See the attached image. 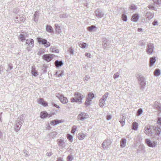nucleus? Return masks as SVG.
Masks as SVG:
<instances>
[{"label":"nucleus","mask_w":161,"mask_h":161,"mask_svg":"<svg viewBox=\"0 0 161 161\" xmlns=\"http://www.w3.org/2000/svg\"><path fill=\"white\" fill-rule=\"evenodd\" d=\"M140 146L142 147H143L144 148V147L143 145H142V146L141 145Z\"/></svg>","instance_id":"obj_53"},{"label":"nucleus","mask_w":161,"mask_h":161,"mask_svg":"<svg viewBox=\"0 0 161 161\" xmlns=\"http://www.w3.org/2000/svg\"><path fill=\"white\" fill-rule=\"evenodd\" d=\"M56 108H60V107L58 105H57V104H54L53 105Z\"/></svg>","instance_id":"obj_50"},{"label":"nucleus","mask_w":161,"mask_h":161,"mask_svg":"<svg viewBox=\"0 0 161 161\" xmlns=\"http://www.w3.org/2000/svg\"><path fill=\"white\" fill-rule=\"evenodd\" d=\"M158 22L157 20H154L153 22V25H157Z\"/></svg>","instance_id":"obj_45"},{"label":"nucleus","mask_w":161,"mask_h":161,"mask_svg":"<svg viewBox=\"0 0 161 161\" xmlns=\"http://www.w3.org/2000/svg\"><path fill=\"white\" fill-rule=\"evenodd\" d=\"M105 101L103 99H100L99 103V105L101 107H103L104 105Z\"/></svg>","instance_id":"obj_31"},{"label":"nucleus","mask_w":161,"mask_h":161,"mask_svg":"<svg viewBox=\"0 0 161 161\" xmlns=\"http://www.w3.org/2000/svg\"><path fill=\"white\" fill-rule=\"evenodd\" d=\"M111 118V116L110 115H108L107 116V119L108 120L110 119Z\"/></svg>","instance_id":"obj_46"},{"label":"nucleus","mask_w":161,"mask_h":161,"mask_svg":"<svg viewBox=\"0 0 161 161\" xmlns=\"http://www.w3.org/2000/svg\"><path fill=\"white\" fill-rule=\"evenodd\" d=\"M67 137L68 140L70 142H72L73 141V136L69 134H67Z\"/></svg>","instance_id":"obj_28"},{"label":"nucleus","mask_w":161,"mask_h":161,"mask_svg":"<svg viewBox=\"0 0 161 161\" xmlns=\"http://www.w3.org/2000/svg\"><path fill=\"white\" fill-rule=\"evenodd\" d=\"M79 45L80 47L84 48L86 47V44L85 43L80 42L79 43Z\"/></svg>","instance_id":"obj_25"},{"label":"nucleus","mask_w":161,"mask_h":161,"mask_svg":"<svg viewBox=\"0 0 161 161\" xmlns=\"http://www.w3.org/2000/svg\"><path fill=\"white\" fill-rule=\"evenodd\" d=\"M130 8L131 10H136L137 8V7L134 4H131L130 7Z\"/></svg>","instance_id":"obj_32"},{"label":"nucleus","mask_w":161,"mask_h":161,"mask_svg":"<svg viewBox=\"0 0 161 161\" xmlns=\"http://www.w3.org/2000/svg\"><path fill=\"white\" fill-rule=\"evenodd\" d=\"M57 142L59 144V145L61 144L63 142V140L61 139H58L57 140Z\"/></svg>","instance_id":"obj_40"},{"label":"nucleus","mask_w":161,"mask_h":161,"mask_svg":"<svg viewBox=\"0 0 161 161\" xmlns=\"http://www.w3.org/2000/svg\"><path fill=\"white\" fill-rule=\"evenodd\" d=\"M158 124L161 126V117H158Z\"/></svg>","instance_id":"obj_39"},{"label":"nucleus","mask_w":161,"mask_h":161,"mask_svg":"<svg viewBox=\"0 0 161 161\" xmlns=\"http://www.w3.org/2000/svg\"><path fill=\"white\" fill-rule=\"evenodd\" d=\"M20 39L21 41H23L25 40L24 36L22 35H20L19 36Z\"/></svg>","instance_id":"obj_41"},{"label":"nucleus","mask_w":161,"mask_h":161,"mask_svg":"<svg viewBox=\"0 0 161 161\" xmlns=\"http://www.w3.org/2000/svg\"><path fill=\"white\" fill-rule=\"evenodd\" d=\"M154 128V130L155 131V135L159 136L161 134V129L158 126L155 127Z\"/></svg>","instance_id":"obj_13"},{"label":"nucleus","mask_w":161,"mask_h":161,"mask_svg":"<svg viewBox=\"0 0 161 161\" xmlns=\"http://www.w3.org/2000/svg\"><path fill=\"white\" fill-rule=\"evenodd\" d=\"M137 31L138 32L142 31V29L140 28H138L137 29Z\"/></svg>","instance_id":"obj_49"},{"label":"nucleus","mask_w":161,"mask_h":161,"mask_svg":"<svg viewBox=\"0 0 161 161\" xmlns=\"http://www.w3.org/2000/svg\"><path fill=\"white\" fill-rule=\"evenodd\" d=\"M39 103L42 104L44 106H47L48 105L47 103L45 101L43 98H39L38 101Z\"/></svg>","instance_id":"obj_12"},{"label":"nucleus","mask_w":161,"mask_h":161,"mask_svg":"<svg viewBox=\"0 0 161 161\" xmlns=\"http://www.w3.org/2000/svg\"><path fill=\"white\" fill-rule=\"evenodd\" d=\"M86 135L83 133H80L78 135V138L79 140H81L84 139Z\"/></svg>","instance_id":"obj_17"},{"label":"nucleus","mask_w":161,"mask_h":161,"mask_svg":"<svg viewBox=\"0 0 161 161\" xmlns=\"http://www.w3.org/2000/svg\"><path fill=\"white\" fill-rule=\"evenodd\" d=\"M140 16L138 14H135L131 16V20L132 21L137 22L139 20Z\"/></svg>","instance_id":"obj_9"},{"label":"nucleus","mask_w":161,"mask_h":161,"mask_svg":"<svg viewBox=\"0 0 161 161\" xmlns=\"http://www.w3.org/2000/svg\"><path fill=\"white\" fill-rule=\"evenodd\" d=\"M57 161H63V160L61 158H58Z\"/></svg>","instance_id":"obj_51"},{"label":"nucleus","mask_w":161,"mask_h":161,"mask_svg":"<svg viewBox=\"0 0 161 161\" xmlns=\"http://www.w3.org/2000/svg\"><path fill=\"white\" fill-rule=\"evenodd\" d=\"M37 40L38 42L40 44H42L44 45L46 47H48L50 46V43L47 41L45 39L41 37H37Z\"/></svg>","instance_id":"obj_4"},{"label":"nucleus","mask_w":161,"mask_h":161,"mask_svg":"<svg viewBox=\"0 0 161 161\" xmlns=\"http://www.w3.org/2000/svg\"><path fill=\"white\" fill-rule=\"evenodd\" d=\"M153 106L155 109H156L160 112H161V104L158 102H156L153 104Z\"/></svg>","instance_id":"obj_10"},{"label":"nucleus","mask_w":161,"mask_h":161,"mask_svg":"<svg viewBox=\"0 0 161 161\" xmlns=\"http://www.w3.org/2000/svg\"><path fill=\"white\" fill-rule=\"evenodd\" d=\"M154 46L153 43H149L147 44L146 49V52L148 54H151L153 51Z\"/></svg>","instance_id":"obj_5"},{"label":"nucleus","mask_w":161,"mask_h":161,"mask_svg":"<svg viewBox=\"0 0 161 161\" xmlns=\"http://www.w3.org/2000/svg\"><path fill=\"white\" fill-rule=\"evenodd\" d=\"M56 96L59 99L60 101L63 103H66L68 102V100L66 97H64L63 95L56 94Z\"/></svg>","instance_id":"obj_7"},{"label":"nucleus","mask_w":161,"mask_h":161,"mask_svg":"<svg viewBox=\"0 0 161 161\" xmlns=\"http://www.w3.org/2000/svg\"><path fill=\"white\" fill-rule=\"evenodd\" d=\"M96 27L95 26L93 25H92L90 27H88L87 29L88 31H91L93 29L95 28Z\"/></svg>","instance_id":"obj_38"},{"label":"nucleus","mask_w":161,"mask_h":161,"mask_svg":"<svg viewBox=\"0 0 161 161\" xmlns=\"http://www.w3.org/2000/svg\"><path fill=\"white\" fill-rule=\"evenodd\" d=\"M55 30L57 33H60L61 32L60 26L58 25H55Z\"/></svg>","instance_id":"obj_30"},{"label":"nucleus","mask_w":161,"mask_h":161,"mask_svg":"<svg viewBox=\"0 0 161 161\" xmlns=\"http://www.w3.org/2000/svg\"><path fill=\"white\" fill-rule=\"evenodd\" d=\"M161 75V71L159 69H156L154 72V75L156 76H158Z\"/></svg>","instance_id":"obj_18"},{"label":"nucleus","mask_w":161,"mask_h":161,"mask_svg":"<svg viewBox=\"0 0 161 161\" xmlns=\"http://www.w3.org/2000/svg\"><path fill=\"white\" fill-rule=\"evenodd\" d=\"M156 57H152L150 58V61L149 63V65L150 67L152 66L156 62Z\"/></svg>","instance_id":"obj_15"},{"label":"nucleus","mask_w":161,"mask_h":161,"mask_svg":"<svg viewBox=\"0 0 161 161\" xmlns=\"http://www.w3.org/2000/svg\"><path fill=\"white\" fill-rule=\"evenodd\" d=\"M153 7H154L153 5H149L148 6V7L150 9H153Z\"/></svg>","instance_id":"obj_48"},{"label":"nucleus","mask_w":161,"mask_h":161,"mask_svg":"<svg viewBox=\"0 0 161 161\" xmlns=\"http://www.w3.org/2000/svg\"><path fill=\"white\" fill-rule=\"evenodd\" d=\"M143 112V110L142 108L139 109L137 111L136 115L137 116H139L141 115Z\"/></svg>","instance_id":"obj_33"},{"label":"nucleus","mask_w":161,"mask_h":161,"mask_svg":"<svg viewBox=\"0 0 161 161\" xmlns=\"http://www.w3.org/2000/svg\"><path fill=\"white\" fill-rule=\"evenodd\" d=\"M121 19L125 22H126L127 20V17L126 15L123 14L121 15Z\"/></svg>","instance_id":"obj_29"},{"label":"nucleus","mask_w":161,"mask_h":161,"mask_svg":"<svg viewBox=\"0 0 161 161\" xmlns=\"http://www.w3.org/2000/svg\"><path fill=\"white\" fill-rule=\"evenodd\" d=\"M156 4L159 5L161 3V0H152Z\"/></svg>","instance_id":"obj_36"},{"label":"nucleus","mask_w":161,"mask_h":161,"mask_svg":"<svg viewBox=\"0 0 161 161\" xmlns=\"http://www.w3.org/2000/svg\"><path fill=\"white\" fill-rule=\"evenodd\" d=\"M55 64L57 67H58L61 66L63 64V63L62 61H58V60H56L55 62Z\"/></svg>","instance_id":"obj_24"},{"label":"nucleus","mask_w":161,"mask_h":161,"mask_svg":"<svg viewBox=\"0 0 161 161\" xmlns=\"http://www.w3.org/2000/svg\"><path fill=\"white\" fill-rule=\"evenodd\" d=\"M85 56H87L88 58H90L91 55L90 53H86L85 54Z\"/></svg>","instance_id":"obj_44"},{"label":"nucleus","mask_w":161,"mask_h":161,"mask_svg":"<svg viewBox=\"0 0 161 161\" xmlns=\"http://www.w3.org/2000/svg\"><path fill=\"white\" fill-rule=\"evenodd\" d=\"M91 101L92 100L91 99H89V98H87L85 102V104L86 106H89L90 105Z\"/></svg>","instance_id":"obj_26"},{"label":"nucleus","mask_w":161,"mask_h":161,"mask_svg":"<svg viewBox=\"0 0 161 161\" xmlns=\"http://www.w3.org/2000/svg\"><path fill=\"white\" fill-rule=\"evenodd\" d=\"M94 97V95L93 93L90 92L88 94V97L87 98H89L92 100V99Z\"/></svg>","instance_id":"obj_27"},{"label":"nucleus","mask_w":161,"mask_h":161,"mask_svg":"<svg viewBox=\"0 0 161 161\" xmlns=\"http://www.w3.org/2000/svg\"><path fill=\"white\" fill-rule=\"evenodd\" d=\"M53 58V55L51 54H44L43 56V59L47 62L50 61Z\"/></svg>","instance_id":"obj_8"},{"label":"nucleus","mask_w":161,"mask_h":161,"mask_svg":"<svg viewBox=\"0 0 161 161\" xmlns=\"http://www.w3.org/2000/svg\"><path fill=\"white\" fill-rule=\"evenodd\" d=\"M75 97L71 99V102H78L80 103H82V100L83 97L80 93L78 92H75L74 94Z\"/></svg>","instance_id":"obj_3"},{"label":"nucleus","mask_w":161,"mask_h":161,"mask_svg":"<svg viewBox=\"0 0 161 161\" xmlns=\"http://www.w3.org/2000/svg\"><path fill=\"white\" fill-rule=\"evenodd\" d=\"M153 16L154 14L153 13L150 12H147L145 15V17L149 20H150L153 18Z\"/></svg>","instance_id":"obj_14"},{"label":"nucleus","mask_w":161,"mask_h":161,"mask_svg":"<svg viewBox=\"0 0 161 161\" xmlns=\"http://www.w3.org/2000/svg\"><path fill=\"white\" fill-rule=\"evenodd\" d=\"M1 158V155H0V159Z\"/></svg>","instance_id":"obj_54"},{"label":"nucleus","mask_w":161,"mask_h":161,"mask_svg":"<svg viewBox=\"0 0 161 161\" xmlns=\"http://www.w3.org/2000/svg\"><path fill=\"white\" fill-rule=\"evenodd\" d=\"M108 93H105V94L104 95H103L102 98L101 99H103V100H104V101H105L106 100L107 98L108 97Z\"/></svg>","instance_id":"obj_34"},{"label":"nucleus","mask_w":161,"mask_h":161,"mask_svg":"<svg viewBox=\"0 0 161 161\" xmlns=\"http://www.w3.org/2000/svg\"><path fill=\"white\" fill-rule=\"evenodd\" d=\"M125 124V121L123 119L121 120V126H123Z\"/></svg>","instance_id":"obj_47"},{"label":"nucleus","mask_w":161,"mask_h":161,"mask_svg":"<svg viewBox=\"0 0 161 161\" xmlns=\"http://www.w3.org/2000/svg\"><path fill=\"white\" fill-rule=\"evenodd\" d=\"M31 73L34 76H37L38 75V73L36 71L35 68L34 67H32Z\"/></svg>","instance_id":"obj_20"},{"label":"nucleus","mask_w":161,"mask_h":161,"mask_svg":"<svg viewBox=\"0 0 161 161\" xmlns=\"http://www.w3.org/2000/svg\"><path fill=\"white\" fill-rule=\"evenodd\" d=\"M104 142L103 143V144H104Z\"/></svg>","instance_id":"obj_55"},{"label":"nucleus","mask_w":161,"mask_h":161,"mask_svg":"<svg viewBox=\"0 0 161 161\" xmlns=\"http://www.w3.org/2000/svg\"><path fill=\"white\" fill-rule=\"evenodd\" d=\"M78 118L79 119L82 120V119H85V117H83V114H80L79 115Z\"/></svg>","instance_id":"obj_37"},{"label":"nucleus","mask_w":161,"mask_h":161,"mask_svg":"<svg viewBox=\"0 0 161 161\" xmlns=\"http://www.w3.org/2000/svg\"><path fill=\"white\" fill-rule=\"evenodd\" d=\"M34 41L33 39H29L26 40V44L28 45H32V47L34 46Z\"/></svg>","instance_id":"obj_21"},{"label":"nucleus","mask_w":161,"mask_h":161,"mask_svg":"<svg viewBox=\"0 0 161 161\" xmlns=\"http://www.w3.org/2000/svg\"><path fill=\"white\" fill-rule=\"evenodd\" d=\"M64 122L63 120H54L51 122V124L52 125H58L59 123H62Z\"/></svg>","instance_id":"obj_11"},{"label":"nucleus","mask_w":161,"mask_h":161,"mask_svg":"<svg viewBox=\"0 0 161 161\" xmlns=\"http://www.w3.org/2000/svg\"><path fill=\"white\" fill-rule=\"evenodd\" d=\"M138 128V124L136 122H134L132 125V129L135 130H136Z\"/></svg>","instance_id":"obj_19"},{"label":"nucleus","mask_w":161,"mask_h":161,"mask_svg":"<svg viewBox=\"0 0 161 161\" xmlns=\"http://www.w3.org/2000/svg\"><path fill=\"white\" fill-rule=\"evenodd\" d=\"M47 117H50V116L45 112L43 111L41 112L40 117L41 118H44Z\"/></svg>","instance_id":"obj_16"},{"label":"nucleus","mask_w":161,"mask_h":161,"mask_svg":"<svg viewBox=\"0 0 161 161\" xmlns=\"http://www.w3.org/2000/svg\"><path fill=\"white\" fill-rule=\"evenodd\" d=\"M126 140L125 138L121 139V147H124L126 146Z\"/></svg>","instance_id":"obj_22"},{"label":"nucleus","mask_w":161,"mask_h":161,"mask_svg":"<svg viewBox=\"0 0 161 161\" xmlns=\"http://www.w3.org/2000/svg\"><path fill=\"white\" fill-rule=\"evenodd\" d=\"M153 9L154 10H156V8L154 7H153Z\"/></svg>","instance_id":"obj_52"},{"label":"nucleus","mask_w":161,"mask_h":161,"mask_svg":"<svg viewBox=\"0 0 161 161\" xmlns=\"http://www.w3.org/2000/svg\"><path fill=\"white\" fill-rule=\"evenodd\" d=\"M119 76V74L118 73H116L114 75V79H115L118 78Z\"/></svg>","instance_id":"obj_43"},{"label":"nucleus","mask_w":161,"mask_h":161,"mask_svg":"<svg viewBox=\"0 0 161 161\" xmlns=\"http://www.w3.org/2000/svg\"><path fill=\"white\" fill-rule=\"evenodd\" d=\"M136 77L140 85V91H143L145 88L146 85L145 78L140 73L137 75Z\"/></svg>","instance_id":"obj_1"},{"label":"nucleus","mask_w":161,"mask_h":161,"mask_svg":"<svg viewBox=\"0 0 161 161\" xmlns=\"http://www.w3.org/2000/svg\"><path fill=\"white\" fill-rule=\"evenodd\" d=\"M145 141L147 145L150 147H154L156 146L157 142L155 141L152 142L150 139H146Z\"/></svg>","instance_id":"obj_6"},{"label":"nucleus","mask_w":161,"mask_h":161,"mask_svg":"<svg viewBox=\"0 0 161 161\" xmlns=\"http://www.w3.org/2000/svg\"><path fill=\"white\" fill-rule=\"evenodd\" d=\"M77 128L76 126H74L72 127V129L71 131V132L72 134H74L77 130Z\"/></svg>","instance_id":"obj_35"},{"label":"nucleus","mask_w":161,"mask_h":161,"mask_svg":"<svg viewBox=\"0 0 161 161\" xmlns=\"http://www.w3.org/2000/svg\"><path fill=\"white\" fill-rule=\"evenodd\" d=\"M154 129V127L150 125H147L146 126L144 129V133L148 136L152 137L154 138H155L154 136L153 135V130Z\"/></svg>","instance_id":"obj_2"},{"label":"nucleus","mask_w":161,"mask_h":161,"mask_svg":"<svg viewBox=\"0 0 161 161\" xmlns=\"http://www.w3.org/2000/svg\"><path fill=\"white\" fill-rule=\"evenodd\" d=\"M68 160L69 161H71L72 159V157L71 156H69L67 157Z\"/></svg>","instance_id":"obj_42"},{"label":"nucleus","mask_w":161,"mask_h":161,"mask_svg":"<svg viewBox=\"0 0 161 161\" xmlns=\"http://www.w3.org/2000/svg\"><path fill=\"white\" fill-rule=\"evenodd\" d=\"M47 31L50 33L53 32V30L52 27L50 25H47L46 27Z\"/></svg>","instance_id":"obj_23"}]
</instances>
